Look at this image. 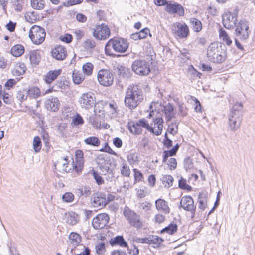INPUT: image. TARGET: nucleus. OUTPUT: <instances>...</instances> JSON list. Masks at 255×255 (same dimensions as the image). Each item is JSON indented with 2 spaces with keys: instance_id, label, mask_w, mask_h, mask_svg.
<instances>
[{
  "instance_id": "f257e3e1",
  "label": "nucleus",
  "mask_w": 255,
  "mask_h": 255,
  "mask_svg": "<svg viewBox=\"0 0 255 255\" xmlns=\"http://www.w3.org/2000/svg\"><path fill=\"white\" fill-rule=\"evenodd\" d=\"M142 91L137 86L129 87L125 98V106L130 109H135L142 101Z\"/></svg>"
},
{
  "instance_id": "f03ea898",
  "label": "nucleus",
  "mask_w": 255,
  "mask_h": 255,
  "mask_svg": "<svg viewBox=\"0 0 255 255\" xmlns=\"http://www.w3.org/2000/svg\"><path fill=\"white\" fill-rule=\"evenodd\" d=\"M207 56L209 60L214 63H222L226 57V49L217 42L211 43L207 49Z\"/></svg>"
},
{
  "instance_id": "7ed1b4c3",
  "label": "nucleus",
  "mask_w": 255,
  "mask_h": 255,
  "mask_svg": "<svg viewBox=\"0 0 255 255\" xmlns=\"http://www.w3.org/2000/svg\"><path fill=\"white\" fill-rule=\"evenodd\" d=\"M129 44L127 40L122 38H115L110 39L106 43L105 51L106 55L113 56L114 51L124 53L128 48Z\"/></svg>"
},
{
  "instance_id": "20e7f679",
  "label": "nucleus",
  "mask_w": 255,
  "mask_h": 255,
  "mask_svg": "<svg viewBox=\"0 0 255 255\" xmlns=\"http://www.w3.org/2000/svg\"><path fill=\"white\" fill-rule=\"evenodd\" d=\"M123 215L131 226L137 230L140 229L143 227V224L140 215L130 209L128 206L125 207Z\"/></svg>"
},
{
  "instance_id": "39448f33",
  "label": "nucleus",
  "mask_w": 255,
  "mask_h": 255,
  "mask_svg": "<svg viewBox=\"0 0 255 255\" xmlns=\"http://www.w3.org/2000/svg\"><path fill=\"white\" fill-rule=\"evenodd\" d=\"M132 70L140 76L147 75L150 72L149 62L145 59L136 60L132 64Z\"/></svg>"
},
{
  "instance_id": "423d86ee",
  "label": "nucleus",
  "mask_w": 255,
  "mask_h": 255,
  "mask_svg": "<svg viewBox=\"0 0 255 255\" xmlns=\"http://www.w3.org/2000/svg\"><path fill=\"white\" fill-rule=\"evenodd\" d=\"M45 29L37 25L32 26L29 33V38L35 44L42 43L45 40Z\"/></svg>"
},
{
  "instance_id": "0eeeda50",
  "label": "nucleus",
  "mask_w": 255,
  "mask_h": 255,
  "mask_svg": "<svg viewBox=\"0 0 255 255\" xmlns=\"http://www.w3.org/2000/svg\"><path fill=\"white\" fill-rule=\"evenodd\" d=\"M114 74L111 71L106 69H100L97 73V80L99 84L109 87L113 84Z\"/></svg>"
},
{
  "instance_id": "6e6552de",
  "label": "nucleus",
  "mask_w": 255,
  "mask_h": 255,
  "mask_svg": "<svg viewBox=\"0 0 255 255\" xmlns=\"http://www.w3.org/2000/svg\"><path fill=\"white\" fill-rule=\"evenodd\" d=\"M235 29L236 35L241 40H246L249 37V27L248 22L245 20H240L236 23Z\"/></svg>"
},
{
  "instance_id": "1a4fd4ad",
  "label": "nucleus",
  "mask_w": 255,
  "mask_h": 255,
  "mask_svg": "<svg viewBox=\"0 0 255 255\" xmlns=\"http://www.w3.org/2000/svg\"><path fill=\"white\" fill-rule=\"evenodd\" d=\"M110 30L107 25L102 23L93 29V36L98 40H105L110 35Z\"/></svg>"
},
{
  "instance_id": "9d476101",
  "label": "nucleus",
  "mask_w": 255,
  "mask_h": 255,
  "mask_svg": "<svg viewBox=\"0 0 255 255\" xmlns=\"http://www.w3.org/2000/svg\"><path fill=\"white\" fill-rule=\"evenodd\" d=\"M95 102V97L94 94L88 92L84 93L80 96L79 102L80 106L85 109H89L94 105Z\"/></svg>"
},
{
  "instance_id": "9b49d317",
  "label": "nucleus",
  "mask_w": 255,
  "mask_h": 255,
  "mask_svg": "<svg viewBox=\"0 0 255 255\" xmlns=\"http://www.w3.org/2000/svg\"><path fill=\"white\" fill-rule=\"evenodd\" d=\"M110 217L106 213H100L95 217L92 220L93 227L96 230L104 228L109 223Z\"/></svg>"
},
{
  "instance_id": "f8f14e48",
  "label": "nucleus",
  "mask_w": 255,
  "mask_h": 255,
  "mask_svg": "<svg viewBox=\"0 0 255 255\" xmlns=\"http://www.w3.org/2000/svg\"><path fill=\"white\" fill-rule=\"evenodd\" d=\"M180 207L185 210L190 212L191 214V217L195 216L196 206L194 205L193 198L190 196H185L180 200Z\"/></svg>"
},
{
  "instance_id": "ddd939ff",
  "label": "nucleus",
  "mask_w": 255,
  "mask_h": 255,
  "mask_svg": "<svg viewBox=\"0 0 255 255\" xmlns=\"http://www.w3.org/2000/svg\"><path fill=\"white\" fill-rule=\"evenodd\" d=\"M237 21L236 15L232 12H227L222 15V23L226 28L230 29L235 26Z\"/></svg>"
},
{
  "instance_id": "4468645a",
  "label": "nucleus",
  "mask_w": 255,
  "mask_h": 255,
  "mask_svg": "<svg viewBox=\"0 0 255 255\" xmlns=\"http://www.w3.org/2000/svg\"><path fill=\"white\" fill-rule=\"evenodd\" d=\"M165 10L170 14H176L179 16H182L184 14L183 7L180 4L169 1L167 5L165 6Z\"/></svg>"
},
{
  "instance_id": "2eb2a0df",
  "label": "nucleus",
  "mask_w": 255,
  "mask_h": 255,
  "mask_svg": "<svg viewBox=\"0 0 255 255\" xmlns=\"http://www.w3.org/2000/svg\"><path fill=\"white\" fill-rule=\"evenodd\" d=\"M91 203L95 208H102L107 204L106 200V195L101 193H96L93 194Z\"/></svg>"
},
{
  "instance_id": "dca6fc26",
  "label": "nucleus",
  "mask_w": 255,
  "mask_h": 255,
  "mask_svg": "<svg viewBox=\"0 0 255 255\" xmlns=\"http://www.w3.org/2000/svg\"><path fill=\"white\" fill-rule=\"evenodd\" d=\"M243 117V104L237 102L232 107L228 118L237 119L242 120Z\"/></svg>"
},
{
  "instance_id": "f3484780",
  "label": "nucleus",
  "mask_w": 255,
  "mask_h": 255,
  "mask_svg": "<svg viewBox=\"0 0 255 255\" xmlns=\"http://www.w3.org/2000/svg\"><path fill=\"white\" fill-rule=\"evenodd\" d=\"M60 103L56 97L50 96L45 102V106L47 110L56 112L59 109Z\"/></svg>"
},
{
  "instance_id": "a211bd4d",
  "label": "nucleus",
  "mask_w": 255,
  "mask_h": 255,
  "mask_svg": "<svg viewBox=\"0 0 255 255\" xmlns=\"http://www.w3.org/2000/svg\"><path fill=\"white\" fill-rule=\"evenodd\" d=\"M53 58L57 60H63L67 56L66 48L61 45L56 47L51 52Z\"/></svg>"
},
{
  "instance_id": "6ab92c4d",
  "label": "nucleus",
  "mask_w": 255,
  "mask_h": 255,
  "mask_svg": "<svg viewBox=\"0 0 255 255\" xmlns=\"http://www.w3.org/2000/svg\"><path fill=\"white\" fill-rule=\"evenodd\" d=\"M156 208L158 211H161L164 213L167 214L170 213V209L169 207L168 202L162 199H158L155 201Z\"/></svg>"
},
{
  "instance_id": "aec40b11",
  "label": "nucleus",
  "mask_w": 255,
  "mask_h": 255,
  "mask_svg": "<svg viewBox=\"0 0 255 255\" xmlns=\"http://www.w3.org/2000/svg\"><path fill=\"white\" fill-rule=\"evenodd\" d=\"M62 70H51L48 72L45 76L44 80L47 84H50L61 74Z\"/></svg>"
},
{
  "instance_id": "412c9836",
  "label": "nucleus",
  "mask_w": 255,
  "mask_h": 255,
  "mask_svg": "<svg viewBox=\"0 0 255 255\" xmlns=\"http://www.w3.org/2000/svg\"><path fill=\"white\" fill-rule=\"evenodd\" d=\"M178 28L177 33L180 38H186L189 34V28L185 24L177 23L176 24Z\"/></svg>"
},
{
  "instance_id": "4be33fe9",
  "label": "nucleus",
  "mask_w": 255,
  "mask_h": 255,
  "mask_svg": "<svg viewBox=\"0 0 255 255\" xmlns=\"http://www.w3.org/2000/svg\"><path fill=\"white\" fill-rule=\"evenodd\" d=\"M65 215L66 223L71 226L76 225L79 221L78 215L74 212H68Z\"/></svg>"
},
{
  "instance_id": "5701e85b",
  "label": "nucleus",
  "mask_w": 255,
  "mask_h": 255,
  "mask_svg": "<svg viewBox=\"0 0 255 255\" xmlns=\"http://www.w3.org/2000/svg\"><path fill=\"white\" fill-rule=\"evenodd\" d=\"M110 243L112 246L118 245L122 247H128V243L125 240L122 236H117L112 238L110 241Z\"/></svg>"
},
{
  "instance_id": "b1692460",
  "label": "nucleus",
  "mask_w": 255,
  "mask_h": 255,
  "mask_svg": "<svg viewBox=\"0 0 255 255\" xmlns=\"http://www.w3.org/2000/svg\"><path fill=\"white\" fill-rule=\"evenodd\" d=\"M163 111L167 119V121H169L171 119L175 117L174 113V108L171 103H168L163 107Z\"/></svg>"
},
{
  "instance_id": "393cba45",
  "label": "nucleus",
  "mask_w": 255,
  "mask_h": 255,
  "mask_svg": "<svg viewBox=\"0 0 255 255\" xmlns=\"http://www.w3.org/2000/svg\"><path fill=\"white\" fill-rule=\"evenodd\" d=\"M84 142L87 145L95 147H98L101 143L100 139L96 136H90L87 137L84 140Z\"/></svg>"
},
{
  "instance_id": "a878e982",
  "label": "nucleus",
  "mask_w": 255,
  "mask_h": 255,
  "mask_svg": "<svg viewBox=\"0 0 255 255\" xmlns=\"http://www.w3.org/2000/svg\"><path fill=\"white\" fill-rule=\"evenodd\" d=\"M242 120L237 119L228 118V124L229 128L232 131H236L240 127Z\"/></svg>"
},
{
  "instance_id": "bb28decb",
  "label": "nucleus",
  "mask_w": 255,
  "mask_h": 255,
  "mask_svg": "<svg viewBox=\"0 0 255 255\" xmlns=\"http://www.w3.org/2000/svg\"><path fill=\"white\" fill-rule=\"evenodd\" d=\"M24 52V47L20 44H17L13 46L11 49V53L15 57H19Z\"/></svg>"
},
{
  "instance_id": "cd10ccee",
  "label": "nucleus",
  "mask_w": 255,
  "mask_h": 255,
  "mask_svg": "<svg viewBox=\"0 0 255 255\" xmlns=\"http://www.w3.org/2000/svg\"><path fill=\"white\" fill-rule=\"evenodd\" d=\"M128 129L133 134L139 135L142 133V129L137 122L128 123Z\"/></svg>"
},
{
  "instance_id": "c85d7f7f",
  "label": "nucleus",
  "mask_w": 255,
  "mask_h": 255,
  "mask_svg": "<svg viewBox=\"0 0 255 255\" xmlns=\"http://www.w3.org/2000/svg\"><path fill=\"white\" fill-rule=\"evenodd\" d=\"M68 163L67 162V159L66 158H61L59 160L57 163L55 164V166L56 169L58 168V170L63 171H67V166Z\"/></svg>"
},
{
  "instance_id": "c756f323",
  "label": "nucleus",
  "mask_w": 255,
  "mask_h": 255,
  "mask_svg": "<svg viewBox=\"0 0 255 255\" xmlns=\"http://www.w3.org/2000/svg\"><path fill=\"white\" fill-rule=\"evenodd\" d=\"M70 243L74 246H78L81 242V237L77 233L72 232L69 236Z\"/></svg>"
},
{
  "instance_id": "7c9ffc66",
  "label": "nucleus",
  "mask_w": 255,
  "mask_h": 255,
  "mask_svg": "<svg viewBox=\"0 0 255 255\" xmlns=\"http://www.w3.org/2000/svg\"><path fill=\"white\" fill-rule=\"evenodd\" d=\"M190 23L192 24V29L195 32H199L202 28L201 22L198 19L192 18L190 19Z\"/></svg>"
},
{
  "instance_id": "2f4dec72",
  "label": "nucleus",
  "mask_w": 255,
  "mask_h": 255,
  "mask_svg": "<svg viewBox=\"0 0 255 255\" xmlns=\"http://www.w3.org/2000/svg\"><path fill=\"white\" fill-rule=\"evenodd\" d=\"M219 36L220 39H221L227 45L230 46L232 44V40L224 30L222 29L220 30Z\"/></svg>"
},
{
  "instance_id": "473e14b6",
  "label": "nucleus",
  "mask_w": 255,
  "mask_h": 255,
  "mask_svg": "<svg viewBox=\"0 0 255 255\" xmlns=\"http://www.w3.org/2000/svg\"><path fill=\"white\" fill-rule=\"evenodd\" d=\"M40 94V89L36 87H32L27 91V95L30 98H36Z\"/></svg>"
},
{
  "instance_id": "72a5a7b5",
  "label": "nucleus",
  "mask_w": 255,
  "mask_h": 255,
  "mask_svg": "<svg viewBox=\"0 0 255 255\" xmlns=\"http://www.w3.org/2000/svg\"><path fill=\"white\" fill-rule=\"evenodd\" d=\"M29 58L31 64L34 65H38L41 59L40 56L35 51L30 52Z\"/></svg>"
},
{
  "instance_id": "f704fd0d",
  "label": "nucleus",
  "mask_w": 255,
  "mask_h": 255,
  "mask_svg": "<svg viewBox=\"0 0 255 255\" xmlns=\"http://www.w3.org/2000/svg\"><path fill=\"white\" fill-rule=\"evenodd\" d=\"M76 162L77 164L81 168L83 166V152L81 150H77L75 152Z\"/></svg>"
},
{
  "instance_id": "c9c22d12",
  "label": "nucleus",
  "mask_w": 255,
  "mask_h": 255,
  "mask_svg": "<svg viewBox=\"0 0 255 255\" xmlns=\"http://www.w3.org/2000/svg\"><path fill=\"white\" fill-rule=\"evenodd\" d=\"M44 5L43 0H31V5L33 9L41 10L43 9Z\"/></svg>"
},
{
  "instance_id": "e433bc0d",
  "label": "nucleus",
  "mask_w": 255,
  "mask_h": 255,
  "mask_svg": "<svg viewBox=\"0 0 255 255\" xmlns=\"http://www.w3.org/2000/svg\"><path fill=\"white\" fill-rule=\"evenodd\" d=\"M127 158L130 165L138 163V157L137 153H130L127 155Z\"/></svg>"
},
{
  "instance_id": "4c0bfd02",
  "label": "nucleus",
  "mask_w": 255,
  "mask_h": 255,
  "mask_svg": "<svg viewBox=\"0 0 255 255\" xmlns=\"http://www.w3.org/2000/svg\"><path fill=\"white\" fill-rule=\"evenodd\" d=\"M207 199L205 196L200 194L198 196V202L199 203L198 207L201 210H204L207 206Z\"/></svg>"
},
{
  "instance_id": "58836bf2",
  "label": "nucleus",
  "mask_w": 255,
  "mask_h": 255,
  "mask_svg": "<svg viewBox=\"0 0 255 255\" xmlns=\"http://www.w3.org/2000/svg\"><path fill=\"white\" fill-rule=\"evenodd\" d=\"M94 66L92 63L87 62L83 64L82 66V69L83 72L87 75H91Z\"/></svg>"
},
{
  "instance_id": "ea45409f",
  "label": "nucleus",
  "mask_w": 255,
  "mask_h": 255,
  "mask_svg": "<svg viewBox=\"0 0 255 255\" xmlns=\"http://www.w3.org/2000/svg\"><path fill=\"white\" fill-rule=\"evenodd\" d=\"M72 78L74 83L76 84H79L84 80L85 76L81 73L74 72L73 73Z\"/></svg>"
},
{
  "instance_id": "a19ab883",
  "label": "nucleus",
  "mask_w": 255,
  "mask_h": 255,
  "mask_svg": "<svg viewBox=\"0 0 255 255\" xmlns=\"http://www.w3.org/2000/svg\"><path fill=\"white\" fill-rule=\"evenodd\" d=\"M33 146L35 152L38 153L40 151L41 149V141L39 137L36 136L34 138Z\"/></svg>"
},
{
  "instance_id": "79ce46f5",
  "label": "nucleus",
  "mask_w": 255,
  "mask_h": 255,
  "mask_svg": "<svg viewBox=\"0 0 255 255\" xmlns=\"http://www.w3.org/2000/svg\"><path fill=\"white\" fill-rule=\"evenodd\" d=\"M173 177L170 175H164L161 178V181L163 184L166 183L167 185H165V187L169 188L172 185L173 182Z\"/></svg>"
},
{
  "instance_id": "37998d69",
  "label": "nucleus",
  "mask_w": 255,
  "mask_h": 255,
  "mask_svg": "<svg viewBox=\"0 0 255 255\" xmlns=\"http://www.w3.org/2000/svg\"><path fill=\"white\" fill-rule=\"evenodd\" d=\"M137 123L140 127L145 128L149 132H153V128L150 126L147 121L144 119H140Z\"/></svg>"
},
{
  "instance_id": "c03bdc74",
  "label": "nucleus",
  "mask_w": 255,
  "mask_h": 255,
  "mask_svg": "<svg viewBox=\"0 0 255 255\" xmlns=\"http://www.w3.org/2000/svg\"><path fill=\"white\" fill-rule=\"evenodd\" d=\"M178 123L176 122L172 123L168 125L167 131L170 134L174 135L178 132Z\"/></svg>"
},
{
  "instance_id": "a18cd8bd",
  "label": "nucleus",
  "mask_w": 255,
  "mask_h": 255,
  "mask_svg": "<svg viewBox=\"0 0 255 255\" xmlns=\"http://www.w3.org/2000/svg\"><path fill=\"white\" fill-rule=\"evenodd\" d=\"M177 229V226L176 224H170L168 226L162 229L161 232H167L169 234H173L176 232Z\"/></svg>"
},
{
  "instance_id": "49530a36",
  "label": "nucleus",
  "mask_w": 255,
  "mask_h": 255,
  "mask_svg": "<svg viewBox=\"0 0 255 255\" xmlns=\"http://www.w3.org/2000/svg\"><path fill=\"white\" fill-rule=\"evenodd\" d=\"M95 251L99 255H103L105 251V244L104 243H100L95 245Z\"/></svg>"
},
{
  "instance_id": "de8ad7c7",
  "label": "nucleus",
  "mask_w": 255,
  "mask_h": 255,
  "mask_svg": "<svg viewBox=\"0 0 255 255\" xmlns=\"http://www.w3.org/2000/svg\"><path fill=\"white\" fill-rule=\"evenodd\" d=\"M133 171L134 172V183L135 184L137 182L141 181L143 179V175L141 172V171H139L136 168L133 169Z\"/></svg>"
},
{
  "instance_id": "09e8293b",
  "label": "nucleus",
  "mask_w": 255,
  "mask_h": 255,
  "mask_svg": "<svg viewBox=\"0 0 255 255\" xmlns=\"http://www.w3.org/2000/svg\"><path fill=\"white\" fill-rule=\"evenodd\" d=\"M12 3L15 11L17 12H21L23 9L24 1L19 0L17 1L12 0Z\"/></svg>"
},
{
  "instance_id": "8fccbe9b",
  "label": "nucleus",
  "mask_w": 255,
  "mask_h": 255,
  "mask_svg": "<svg viewBox=\"0 0 255 255\" xmlns=\"http://www.w3.org/2000/svg\"><path fill=\"white\" fill-rule=\"evenodd\" d=\"M163 160L162 162L165 163L167 159L169 157L174 156L176 154V152H175L174 150L172 149V148L169 150L164 151L163 153Z\"/></svg>"
},
{
  "instance_id": "3c124183",
  "label": "nucleus",
  "mask_w": 255,
  "mask_h": 255,
  "mask_svg": "<svg viewBox=\"0 0 255 255\" xmlns=\"http://www.w3.org/2000/svg\"><path fill=\"white\" fill-rule=\"evenodd\" d=\"M0 96L2 97L3 102L5 103L8 105L12 104L13 99L12 96L10 94L6 93L4 91L3 93H2Z\"/></svg>"
},
{
  "instance_id": "603ef678",
  "label": "nucleus",
  "mask_w": 255,
  "mask_h": 255,
  "mask_svg": "<svg viewBox=\"0 0 255 255\" xmlns=\"http://www.w3.org/2000/svg\"><path fill=\"white\" fill-rule=\"evenodd\" d=\"M179 187L182 189H185L188 191H191L192 189V187L186 184V181L182 177H181L178 182Z\"/></svg>"
},
{
  "instance_id": "864d4df0",
  "label": "nucleus",
  "mask_w": 255,
  "mask_h": 255,
  "mask_svg": "<svg viewBox=\"0 0 255 255\" xmlns=\"http://www.w3.org/2000/svg\"><path fill=\"white\" fill-rule=\"evenodd\" d=\"M62 199L64 202H71L74 200V195L71 192H66L63 195Z\"/></svg>"
},
{
  "instance_id": "5fc2aeb1",
  "label": "nucleus",
  "mask_w": 255,
  "mask_h": 255,
  "mask_svg": "<svg viewBox=\"0 0 255 255\" xmlns=\"http://www.w3.org/2000/svg\"><path fill=\"white\" fill-rule=\"evenodd\" d=\"M98 151L100 152H107L111 155L115 156L117 155L116 153L114 151H113V149H111V147L109 146L108 143H105L104 146L102 148L98 150Z\"/></svg>"
},
{
  "instance_id": "6e6d98bb",
  "label": "nucleus",
  "mask_w": 255,
  "mask_h": 255,
  "mask_svg": "<svg viewBox=\"0 0 255 255\" xmlns=\"http://www.w3.org/2000/svg\"><path fill=\"white\" fill-rule=\"evenodd\" d=\"M149 244H158L159 245L162 243L164 240L161 238L157 236H152V237H149Z\"/></svg>"
},
{
  "instance_id": "4d7b16f0",
  "label": "nucleus",
  "mask_w": 255,
  "mask_h": 255,
  "mask_svg": "<svg viewBox=\"0 0 255 255\" xmlns=\"http://www.w3.org/2000/svg\"><path fill=\"white\" fill-rule=\"evenodd\" d=\"M26 69L25 65L23 63H18L16 66V70L18 75H23L25 72Z\"/></svg>"
},
{
  "instance_id": "13d9d810",
  "label": "nucleus",
  "mask_w": 255,
  "mask_h": 255,
  "mask_svg": "<svg viewBox=\"0 0 255 255\" xmlns=\"http://www.w3.org/2000/svg\"><path fill=\"white\" fill-rule=\"evenodd\" d=\"M184 167L186 170L190 169L193 167L192 159L188 157L184 159Z\"/></svg>"
},
{
  "instance_id": "bf43d9fd",
  "label": "nucleus",
  "mask_w": 255,
  "mask_h": 255,
  "mask_svg": "<svg viewBox=\"0 0 255 255\" xmlns=\"http://www.w3.org/2000/svg\"><path fill=\"white\" fill-rule=\"evenodd\" d=\"M90 122L92 124L93 126L96 128H100L101 124L97 120V117L96 115L90 116L89 118Z\"/></svg>"
},
{
  "instance_id": "052dcab7",
  "label": "nucleus",
  "mask_w": 255,
  "mask_h": 255,
  "mask_svg": "<svg viewBox=\"0 0 255 255\" xmlns=\"http://www.w3.org/2000/svg\"><path fill=\"white\" fill-rule=\"evenodd\" d=\"M95 42L92 39H87L84 43L85 48L88 50L92 49L95 47Z\"/></svg>"
},
{
  "instance_id": "680f3d73",
  "label": "nucleus",
  "mask_w": 255,
  "mask_h": 255,
  "mask_svg": "<svg viewBox=\"0 0 255 255\" xmlns=\"http://www.w3.org/2000/svg\"><path fill=\"white\" fill-rule=\"evenodd\" d=\"M84 123V120L82 117V116L77 114L76 116L73 119L72 123L74 125H79L83 124Z\"/></svg>"
},
{
  "instance_id": "e2e57ef3",
  "label": "nucleus",
  "mask_w": 255,
  "mask_h": 255,
  "mask_svg": "<svg viewBox=\"0 0 255 255\" xmlns=\"http://www.w3.org/2000/svg\"><path fill=\"white\" fill-rule=\"evenodd\" d=\"M121 172L122 175L126 177H129L130 174V170L127 164H124L121 170Z\"/></svg>"
},
{
  "instance_id": "0e129e2a",
  "label": "nucleus",
  "mask_w": 255,
  "mask_h": 255,
  "mask_svg": "<svg viewBox=\"0 0 255 255\" xmlns=\"http://www.w3.org/2000/svg\"><path fill=\"white\" fill-rule=\"evenodd\" d=\"M93 175L94 179L95 180L96 183L98 185H101L104 183V180L102 177L100 176L97 172L93 170Z\"/></svg>"
},
{
  "instance_id": "69168bd1",
  "label": "nucleus",
  "mask_w": 255,
  "mask_h": 255,
  "mask_svg": "<svg viewBox=\"0 0 255 255\" xmlns=\"http://www.w3.org/2000/svg\"><path fill=\"white\" fill-rule=\"evenodd\" d=\"M73 37L71 34H65L64 35H62L60 37V39L66 43H70L72 40Z\"/></svg>"
},
{
  "instance_id": "338daca9",
  "label": "nucleus",
  "mask_w": 255,
  "mask_h": 255,
  "mask_svg": "<svg viewBox=\"0 0 255 255\" xmlns=\"http://www.w3.org/2000/svg\"><path fill=\"white\" fill-rule=\"evenodd\" d=\"M128 250L130 255H138L139 254V249L134 245H132L130 249H129L128 247Z\"/></svg>"
},
{
  "instance_id": "774afa93",
  "label": "nucleus",
  "mask_w": 255,
  "mask_h": 255,
  "mask_svg": "<svg viewBox=\"0 0 255 255\" xmlns=\"http://www.w3.org/2000/svg\"><path fill=\"white\" fill-rule=\"evenodd\" d=\"M168 165L171 170H175L177 167V161L175 158H170L168 161Z\"/></svg>"
}]
</instances>
